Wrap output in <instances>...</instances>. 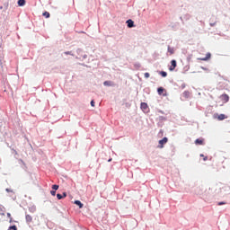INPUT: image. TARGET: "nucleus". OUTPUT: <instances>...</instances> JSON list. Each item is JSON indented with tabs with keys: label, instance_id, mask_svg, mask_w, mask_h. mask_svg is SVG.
I'll use <instances>...</instances> for the list:
<instances>
[{
	"label": "nucleus",
	"instance_id": "obj_1",
	"mask_svg": "<svg viewBox=\"0 0 230 230\" xmlns=\"http://www.w3.org/2000/svg\"><path fill=\"white\" fill-rule=\"evenodd\" d=\"M177 67V61L175 59L171 60V66H169V71L173 72Z\"/></svg>",
	"mask_w": 230,
	"mask_h": 230
},
{
	"label": "nucleus",
	"instance_id": "obj_29",
	"mask_svg": "<svg viewBox=\"0 0 230 230\" xmlns=\"http://www.w3.org/2000/svg\"><path fill=\"white\" fill-rule=\"evenodd\" d=\"M200 156H201V157H203V156H204V155H200Z\"/></svg>",
	"mask_w": 230,
	"mask_h": 230
},
{
	"label": "nucleus",
	"instance_id": "obj_2",
	"mask_svg": "<svg viewBox=\"0 0 230 230\" xmlns=\"http://www.w3.org/2000/svg\"><path fill=\"white\" fill-rule=\"evenodd\" d=\"M168 143V137H164L162 140L159 141V148L164 147V145Z\"/></svg>",
	"mask_w": 230,
	"mask_h": 230
},
{
	"label": "nucleus",
	"instance_id": "obj_19",
	"mask_svg": "<svg viewBox=\"0 0 230 230\" xmlns=\"http://www.w3.org/2000/svg\"><path fill=\"white\" fill-rule=\"evenodd\" d=\"M57 198L58 199H63L64 197L61 194H57Z\"/></svg>",
	"mask_w": 230,
	"mask_h": 230
},
{
	"label": "nucleus",
	"instance_id": "obj_18",
	"mask_svg": "<svg viewBox=\"0 0 230 230\" xmlns=\"http://www.w3.org/2000/svg\"><path fill=\"white\" fill-rule=\"evenodd\" d=\"M52 189L55 190H58L59 189V185L54 184L52 186Z\"/></svg>",
	"mask_w": 230,
	"mask_h": 230
},
{
	"label": "nucleus",
	"instance_id": "obj_26",
	"mask_svg": "<svg viewBox=\"0 0 230 230\" xmlns=\"http://www.w3.org/2000/svg\"><path fill=\"white\" fill-rule=\"evenodd\" d=\"M208 160V156H205L204 157V161L206 162Z\"/></svg>",
	"mask_w": 230,
	"mask_h": 230
},
{
	"label": "nucleus",
	"instance_id": "obj_7",
	"mask_svg": "<svg viewBox=\"0 0 230 230\" xmlns=\"http://www.w3.org/2000/svg\"><path fill=\"white\" fill-rule=\"evenodd\" d=\"M17 4L19 6H24L26 4V0H18Z\"/></svg>",
	"mask_w": 230,
	"mask_h": 230
},
{
	"label": "nucleus",
	"instance_id": "obj_6",
	"mask_svg": "<svg viewBox=\"0 0 230 230\" xmlns=\"http://www.w3.org/2000/svg\"><path fill=\"white\" fill-rule=\"evenodd\" d=\"M195 144H196V145H199V146H203V145H204V139H203V138H198V139L195 141Z\"/></svg>",
	"mask_w": 230,
	"mask_h": 230
},
{
	"label": "nucleus",
	"instance_id": "obj_3",
	"mask_svg": "<svg viewBox=\"0 0 230 230\" xmlns=\"http://www.w3.org/2000/svg\"><path fill=\"white\" fill-rule=\"evenodd\" d=\"M220 99L224 103H227L230 100V97L227 94H222Z\"/></svg>",
	"mask_w": 230,
	"mask_h": 230
},
{
	"label": "nucleus",
	"instance_id": "obj_17",
	"mask_svg": "<svg viewBox=\"0 0 230 230\" xmlns=\"http://www.w3.org/2000/svg\"><path fill=\"white\" fill-rule=\"evenodd\" d=\"M7 217L10 219L9 222L13 223V217L11 213H7Z\"/></svg>",
	"mask_w": 230,
	"mask_h": 230
},
{
	"label": "nucleus",
	"instance_id": "obj_10",
	"mask_svg": "<svg viewBox=\"0 0 230 230\" xmlns=\"http://www.w3.org/2000/svg\"><path fill=\"white\" fill-rule=\"evenodd\" d=\"M175 52L174 49H172V47H168V53L170 56L173 55Z\"/></svg>",
	"mask_w": 230,
	"mask_h": 230
},
{
	"label": "nucleus",
	"instance_id": "obj_24",
	"mask_svg": "<svg viewBox=\"0 0 230 230\" xmlns=\"http://www.w3.org/2000/svg\"><path fill=\"white\" fill-rule=\"evenodd\" d=\"M223 205H226V203H224V202L218 203V206H223Z\"/></svg>",
	"mask_w": 230,
	"mask_h": 230
},
{
	"label": "nucleus",
	"instance_id": "obj_23",
	"mask_svg": "<svg viewBox=\"0 0 230 230\" xmlns=\"http://www.w3.org/2000/svg\"><path fill=\"white\" fill-rule=\"evenodd\" d=\"M91 105H92V107H94V101L91 102Z\"/></svg>",
	"mask_w": 230,
	"mask_h": 230
},
{
	"label": "nucleus",
	"instance_id": "obj_5",
	"mask_svg": "<svg viewBox=\"0 0 230 230\" xmlns=\"http://www.w3.org/2000/svg\"><path fill=\"white\" fill-rule=\"evenodd\" d=\"M25 221H27V224L32 223V217L30 214L25 215Z\"/></svg>",
	"mask_w": 230,
	"mask_h": 230
},
{
	"label": "nucleus",
	"instance_id": "obj_25",
	"mask_svg": "<svg viewBox=\"0 0 230 230\" xmlns=\"http://www.w3.org/2000/svg\"><path fill=\"white\" fill-rule=\"evenodd\" d=\"M66 196H67V195H66V193L65 192V193H63V196H62V197H63V198H66Z\"/></svg>",
	"mask_w": 230,
	"mask_h": 230
},
{
	"label": "nucleus",
	"instance_id": "obj_21",
	"mask_svg": "<svg viewBox=\"0 0 230 230\" xmlns=\"http://www.w3.org/2000/svg\"><path fill=\"white\" fill-rule=\"evenodd\" d=\"M149 76H150V74H149V73H147V72L145 73V77H146V78H148Z\"/></svg>",
	"mask_w": 230,
	"mask_h": 230
},
{
	"label": "nucleus",
	"instance_id": "obj_12",
	"mask_svg": "<svg viewBox=\"0 0 230 230\" xmlns=\"http://www.w3.org/2000/svg\"><path fill=\"white\" fill-rule=\"evenodd\" d=\"M164 91H165V90H164L163 87H160V88L157 89V92H158V94H159V95H163V93H164Z\"/></svg>",
	"mask_w": 230,
	"mask_h": 230
},
{
	"label": "nucleus",
	"instance_id": "obj_13",
	"mask_svg": "<svg viewBox=\"0 0 230 230\" xmlns=\"http://www.w3.org/2000/svg\"><path fill=\"white\" fill-rule=\"evenodd\" d=\"M226 119V117L225 114H220V115L218 116V120H220V121H223V120H225Z\"/></svg>",
	"mask_w": 230,
	"mask_h": 230
},
{
	"label": "nucleus",
	"instance_id": "obj_8",
	"mask_svg": "<svg viewBox=\"0 0 230 230\" xmlns=\"http://www.w3.org/2000/svg\"><path fill=\"white\" fill-rule=\"evenodd\" d=\"M128 27L132 28L134 27V22L132 20H128L127 22Z\"/></svg>",
	"mask_w": 230,
	"mask_h": 230
},
{
	"label": "nucleus",
	"instance_id": "obj_11",
	"mask_svg": "<svg viewBox=\"0 0 230 230\" xmlns=\"http://www.w3.org/2000/svg\"><path fill=\"white\" fill-rule=\"evenodd\" d=\"M103 84H104L105 86H112V85H113V83H112L111 81H105V82L103 83Z\"/></svg>",
	"mask_w": 230,
	"mask_h": 230
},
{
	"label": "nucleus",
	"instance_id": "obj_9",
	"mask_svg": "<svg viewBox=\"0 0 230 230\" xmlns=\"http://www.w3.org/2000/svg\"><path fill=\"white\" fill-rule=\"evenodd\" d=\"M74 203H75L76 206H79V208H84L83 203H82L81 201H79V200H75Z\"/></svg>",
	"mask_w": 230,
	"mask_h": 230
},
{
	"label": "nucleus",
	"instance_id": "obj_28",
	"mask_svg": "<svg viewBox=\"0 0 230 230\" xmlns=\"http://www.w3.org/2000/svg\"><path fill=\"white\" fill-rule=\"evenodd\" d=\"M6 191H7V192H10V190H9V189H6Z\"/></svg>",
	"mask_w": 230,
	"mask_h": 230
},
{
	"label": "nucleus",
	"instance_id": "obj_20",
	"mask_svg": "<svg viewBox=\"0 0 230 230\" xmlns=\"http://www.w3.org/2000/svg\"><path fill=\"white\" fill-rule=\"evenodd\" d=\"M50 194H51L52 196H55V195L57 194V191L51 190V191H50Z\"/></svg>",
	"mask_w": 230,
	"mask_h": 230
},
{
	"label": "nucleus",
	"instance_id": "obj_16",
	"mask_svg": "<svg viewBox=\"0 0 230 230\" xmlns=\"http://www.w3.org/2000/svg\"><path fill=\"white\" fill-rule=\"evenodd\" d=\"M160 75H161V76H163V77L168 76L167 72H164V71L160 72Z\"/></svg>",
	"mask_w": 230,
	"mask_h": 230
},
{
	"label": "nucleus",
	"instance_id": "obj_22",
	"mask_svg": "<svg viewBox=\"0 0 230 230\" xmlns=\"http://www.w3.org/2000/svg\"><path fill=\"white\" fill-rule=\"evenodd\" d=\"M65 54L66 55H71L72 53H71V51H66Z\"/></svg>",
	"mask_w": 230,
	"mask_h": 230
},
{
	"label": "nucleus",
	"instance_id": "obj_27",
	"mask_svg": "<svg viewBox=\"0 0 230 230\" xmlns=\"http://www.w3.org/2000/svg\"><path fill=\"white\" fill-rule=\"evenodd\" d=\"M108 162H109V163L112 162V158H110V159L108 160Z\"/></svg>",
	"mask_w": 230,
	"mask_h": 230
},
{
	"label": "nucleus",
	"instance_id": "obj_15",
	"mask_svg": "<svg viewBox=\"0 0 230 230\" xmlns=\"http://www.w3.org/2000/svg\"><path fill=\"white\" fill-rule=\"evenodd\" d=\"M43 16L46 18V19H49L50 17V14L49 12H44L43 13Z\"/></svg>",
	"mask_w": 230,
	"mask_h": 230
},
{
	"label": "nucleus",
	"instance_id": "obj_4",
	"mask_svg": "<svg viewBox=\"0 0 230 230\" xmlns=\"http://www.w3.org/2000/svg\"><path fill=\"white\" fill-rule=\"evenodd\" d=\"M210 58H211V54H210V52H208V53L206 54V57H205V58H199L198 60H200V61H208V60L210 59Z\"/></svg>",
	"mask_w": 230,
	"mask_h": 230
},
{
	"label": "nucleus",
	"instance_id": "obj_14",
	"mask_svg": "<svg viewBox=\"0 0 230 230\" xmlns=\"http://www.w3.org/2000/svg\"><path fill=\"white\" fill-rule=\"evenodd\" d=\"M141 109L146 110L147 109V103L146 102H141Z\"/></svg>",
	"mask_w": 230,
	"mask_h": 230
}]
</instances>
